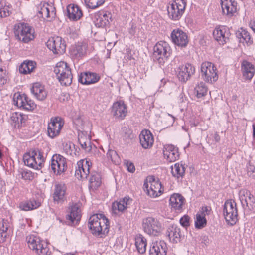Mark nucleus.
Listing matches in <instances>:
<instances>
[{"instance_id": "obj_50", "label": "nucleus", "mask_w": 255, "mask_h": 255, "mask_svg": "<svg viewBox=\"0 0 255 255\" xmlns=\"http://www.w3.org/2000/svg\"><path fill=\"white\" fill-rule=\"evenodd\" d=\"M107 158L115 164H119L121 159L117 152L113 150H109L107 153Z\"/></svg>"}, {"instance_id": "obj_60", "label": "nucleus", "mask_w": 255, "mask_h": 255, "mask_svg": "<svg viewBox=\"0 0 255 255\" xmlns=\"http://www.w3.org/2000/svg\"><path fill=\"white\" fill-rule=\"evenodd\" d=\"M126 165L127 167V169L129 172L131 173H133L135 171V166L132 163L127 161V162L126 163Z\"/></svg>"}, {"instance_id": "obj_28", "label": "nucleus", "mask_w": 255, "mask_h": 255, "mask_svg": "<svg viewBox=\"0 0 255 255\" xmlns=\"http://www.w3.org/2000/svg\"><path fill=\"white\" fill-rule=\"evenodd\" d=\"M132 202V199L129 197H125L119 201L115 202L113 203L112 208L115 214L118 212H123L128 206Z\"/></svg>"}, {"instance_id": "obj_46", "label": "nucleus", "mask_w": 255, "mask_h": 255, "mask_svg": "<svg viewBox=\"0 0 255 255\" xmlns=\"http://www.w3.org/2000/svg\"><path fill=\"white\" fill-rule=\"evenodd\" d=\"M11 7L7 5L4 1H0V17L1 18L9 16L11 13Z\"/></svg>"}, {"instance_id": "obj_12", "label": "nucleus", "mask_w": 255, "mask_h": 255, "mask_svg": "<svg viewBox=\"0 0 255 255\" xmlns=\"http://www.w3.org/2000/svg\"><path fill=\"white\" fill-rule=\"evenodd\" d=\"M63 126V123L59 117L51 118L50 122L48 125V135L51 138L58 136Z\"/></svg>"}, {"instance_id": "obj_34", "label": "nucleus", "mask_w": 255, "mask_h": 255, "mask_svg": "<svg viewBox=\"0 0 255 255\" xmlns=\"http://www.w3.org/2000/svg\"><path fill=\"white\" fill-rule=\"evenodd\" d=\"M184 198L179 194H173L170 198L169 204L175 210H181L183 204Z\"/></svg>"}, {"instance_id": "obj_20", "label": "nucleus", "mask_w": 255, "mask_h": 255, "mask_svg": "<svg viewBox=\"0 0 255 255\" xmlns=\"http://www.w3.org/2000/svg\"><path fill=\"white\" fill-rule=\"evenodd\" d=\"M164 158L169 162H174L179 157L178 149L173 145H166L163 151Z\"/></svg>"}, {"instance_id": "obj_52", "label": "nucleus", "mask_w": 255, "mask_h": 255, "mask_svg": "<svg viewBox=\"0 0 255 255\" xmlns=\"http://www.w3.org/2000/svg\"><path fill=\"white\" fill-rule=\"evenodd\" d=\"M18 176L19 178L23 179L24 180H31L33 178L32 173L23 168L18 170Z\"/></svg>"}, {"instance_id": "obj_14", "label": "nucleus", "mask_w": 255, "mask_h": 255, "mask_svg": "<svg viewBox=\"0 0 255 255\" xmlns=\"http://www.w3.org/2000/svg\"><path fill=\"white\" fill-rule=\"evenodd\" d=\"M195 71V67L190 63L180 66L177 69V77L183 82L188 80Z\"/></svg>"}, {"instance_id": "obj_39", "label": "nucleus", "mask_w": 255, "mask_h": 255, "mask_svg": "<svg viewBox=\"0 0 255 255\" xmlns=\"http://www.w3.org/2000/svg\"><path fill=\"white\" fill-rule=\"evenodd\" d=\"M36 65V63L34 61H25L19 66V72L23 74L30 73L34 70Z\"/></svg>"}, {"instance_id": "obj_1", "label": "nucleus", "mask_w": 255, "mask_h": 255, "mask_svg": "<svg viewBox=\"0 0 255 255\" xmlns=\"http://www.w3.org/2000/svg\"><path fill=\"white\" fill-rule=\"evenodd\" d=\"M88 227L94 235H105L109 232V221L103 214H94L89 219Z\"/></svg>"}, {"instance_id": "obj_8", "label": "nucleus", "mask_w": 255, "mask_h": 255, "mask_svg": "<svg viewBox=\"0 0 255 255\" xmlns=\"http://www.w3.org/2000/svg\"><path fill=\"white\" fill-rule=\"evenodd\" d=\"M50 168L55 174L61 175L66 170V159L58 154L53 155L51 160Z\"/></svg>"}, {"instance_id": "obj_32", "label": "nucleus", "mask_w": 255, "mask_h": 255, "mask_svg": "<svg viewBox=\"0 0 255 255\" xmlns=\"http://www.w3.org/2000/svg\"><path fill=\"white\" fill-rule=\"evenodd\" d=\"M69 213L66 216V219L70 221L71 223H77L80 220V210L77 205L71 206L69 208Z\"/></svg>"}, {"instance_id": "obj_11", "label": "nucleus", "mask_w": 255, "mask_h": 255, "mask_svg": "<svg viewBox=\"0 0 255 255\" xmlns=\"http://www.w3.org/2000/svg\"><path fill=\"white\" fill-rule=\"evenodd\" d=\"M144 188L147 191V194L151 197L155 198L160 196L163 191V188L161 182L154 179L152 181L145 182Z\"/></svg>"}, {"instance_id": "obj_57", "label": "nucleus", "mask_w": 255, "mask_h": 255, "mask_svg": "<svg viewBox=\"0 0 255 255\" xmlns=\"http://www.w3.org/2000/svg\"><path fill=\"white\" fill-rule=\"evenodd\" d=\"M189 220L190 217L188 215H184L181 218L180 223L183 227H186L190 225Z\"/></svg>"}, {"instance_id": "obj_30", "label": "nucleus", "mask_w": 255, "mask_h": 255, "mask_svg": "<svg viewBox=\"0 0 255 255\" xmlns=\"http://www.w3.org/2000/svg\"><path fill=\"white\" fill-rule=\"evenodd\" d=\"M87 48V45L85 43H78L71 46L70 54L73 58H79L84 56Z\"/></svg>"}, {"instance_id": "obj_31", "label": "nucleus", "mask_w": 255, "mask_h": 255, "mask_svg": "<svg viewBox=\"0 0 255 255\" xmlns=\"http://www.w3.org/2000/svg\"><path fill=\"white\" fill-rule=\"evenodd\" d=\"M31 92L35 98L40 101H43L47 97V92L44 86L38 82L33 84L31 88Z\"/></svg>"}, {"instance_id": "obj_15", "label": "nucleus", "mask_w": 255, "mask_h": 255, "mask_svg": "<svg viewBox=\"0 0 255 255\" xmlns=\"http://www.w3.org/2000/svg\"><path fill=\"white\" fill-rule=\"evenodd\" d=\"M172 41L178 46L185 47L188 43V36L185 32L179 29H174L171 33Z\"/></svg>"}, {"instance_id": "obj_9", "label": "nucleus", "mask_w": 255, "mask_h": 255, "mask_svg": "<svg viewBox=\"0 0 255 255\" xmlns=\"http://www.w3.org/2000/svg\"><path fill=\"white\" fill-rule=\"evenodd\" d=\"M46 45L54 54H62L65 52L66 44L61 37L57 36L49 39Z\"/></svg>"}, {"instance_id": "obj_6", "label": "nucleus", "mask_w": 255, "mask_h": 255, "mask_svg": "<svg viewBox=\"0 0 255 255\" xmlns=\"http://www.w3.org/2000/svg\"><path fill=\"white\" fill-rule=\"evenodd\" d=\"M26 241L28 247L37 255L45 254L47 251V245L38 236L34 235H28L26 237Z\"/></svg>"}, {"instance_id": "obj_23", "label": "nucleus", "mask_w": 255, "mask_h": 255, "mask_svg": "<svg viewBox=\"0 0 255 255\" xmlns=\"http://www.w3.org/2000/svg\"><path fill=\"white\" fill-rule=\"evenodd\" d=\"M97 16L95 25L99 27H106L112 21V14L109 11L99 12Z\"/></svg>"}, {"instance_id": "obj_47", "label": "nucleus", "mask_w": 255, "mask_h": 255, "mask_svg": "<svg viewBox=\"0 0 255 255\" xmlns=\"http://www.w3.org/2000/svg\"><path fill=\"white\" fill-rule=\"evenodd\" d=\"M207 224V220L204 215L198 213L196 214V218L195 221V225L196 228L198 229H202Z\"/></svg>"}, {"instance_id": "obj_17", "label": "nucleus", "mask_w": 255, "mask_h": 255, "mask_svg": "<svg viewBox=\"0 0 255 255\" xmlns=\"http://www.w3.org/2000/svg\"><path fill=\"white\" fill-rule=\"evenodd\" d=\"M213 35L219 44L223 45L229 41L231 34L227 27L220 26L214 29Z\"/></svg>"}, {"instance_id": "obj_16", "label": "nucleus", "mask_w": 255, "mask_h": 255, "mask_svg": "<svg viewBox=\"0 0 255 255\" xmlns=\"http://www.w3.org/2000/svg\"><path fill=\"white\" fill-rule=\"evenodd\" d=\"M67 187L63 183H56L53 193V198L55 202L62 203L66 200Z\"/></svg>"}, {"instance_id": "obj_21", "label": "nucleus", "mask_w": 255, "mask_h": 255, "mask_svg": "<svg viewBox=\"0 0 255 255\" xmlns=\"http://www.w3.org/2000/svg\"><path fill=\"white\" fill-rule=\"evenodd\" d=\"M167 247L162 240L152 243L149 250L150 255H166Z\"/></svg>"}, {"instance_id": "obj_62", "label": "nucleus", "mask_w": 255, "mask_h": 255, "mask_svg": "<svg viewBox=\"0 0 255 255\" xmlns=\"http://www.w3.org/2000/svg\"><path fill=\"white\" fill-rule=\"evenodd\" d=\"M125 137L126 138L132 139L134 135L130 129L127 130V132H125Z\"/></svg>"}, {"instance_id": "obj_4", "label": "nucleus", "mask_w": 255, "mask_h": 255, "mask_svg": "<svg viewBox=\"0 0 255 255\" xmlns=\"http://www.w3.org/2000/svg\"><path fill=\"white\" fill-rule=\"evenodd\" d=\"M201 71L202 78L207 82L212 83L218 79L216 67L210 62H203L201 65Z\"/></svg>"}, {"instance_id": "obj_58", "label": "nucleus", "mask_w": 255, "mask_h": 255, "mask_svg": "<svg viewBox=\"0 0 255 255\" xmlns=\"http://www.w3.org/2000/svg\"><path fill=\"white\" fill-rule=\"evenodd\" d=\"M81 147L87 152H90L92 149V145L90 139H87L84 143L80 144Z\"/></svg>"}, {"instance_id": "obj_56", "label": "nucleus", "mask_w": 255, "mask_h": 255, "mask_svg": "<svg viewBox=\"0 0 255 255\" xmlns=\"http://www.w3.org/2000/svg\"><path fill=\"white\" fill-rule=\"evenodd\" d=\"M24 105L23 107L24 109H26L27 110H33L36 107V105L34 103V102L30 100L27 97L26 95V100H24Z\"/></svg>"}, {"instance_id": "obj_41", "label": "nucleus", "mask_w": 255, "mask_h": 255, "mask_svg": "<svg viewBox=\"0 0 255 255\" xmlns=\"http://www.w3.org/2000/svg\"><path fill=\"white\" fill-rule=\"evenodd\" d=\"M171 172L174 177L177 178L180 177L182 178L184 176L186 168L184 165H183L182 163H175L174 166H172L171 167Z\"/></svg>"}, {"instance_id": "obj_35", "label": "nucleus", "mask_w": 255, "mask_h": 255, "mask_svg": "<svg viewBox=\"0 0 255 255\" xmlns=\"http://www.w3.org/2000/svg\"><path fill=\"white\" fill-rule=\"evenodd\" d=\"M89 182V188L93 190H96L101 184L100 174L95 171L91 172Z\"/></svg>"}, {"instance_id": "obj_26", "label": "nucleus", "mask_w": 255, "mask_h": 255, "mask_svg": "<svg viewBox=\"0 0 255 255\" xmlns=\"http://www.w3.org/2000/svg\"><path fill=\"white\" fill-rule=\"evenodd\" d=\"M241 71L244 78L251 80L255 73V68L251 63L244 60L241 63Z\"/></svg>"}, {"instance_id": "obj_25", "label": "nucleus", "mask_w": 255, "mask_h": 255, "mask_svg": "<svg viewBox=\"0 0 255 255\" xmlns=\"http://www.w3.org/2000/svg\"><path fill=\"white\" fill-rule=\"evenodd\" d=\"M140 143L144 149L151 148L154 142V138L149 130H143L139 135Z\"/></svg>"}, {"instance_id": "obj_64", "label": "nucleus", "mask_w": 255, "mask_h": 255, "mask_svg": "<svg viewBox=\"0 0 255 255\" xmlns=\"http://www.w3.org/2000/svg\"><path fill=\"white\" fill-rule=\"evenodd\" d=\"M250 25L251 28L252 29V30L255 33V20L251 21L250 23Z\"/></svg>"}, {"instance_id": "obj_61", "label": "nucleus", "mask_w": 255, "mask_h": 255, "mask_svg": "<svg viewBox=\"0 0 255 255\" xmlns=\"http://www.w3.org/2000/svg\"><path fill=\"white\" fill-rule=\"evenodd\" d=\"M211 210V207L208 206H204L202 207L201 213H199L200 214L204 215L205 216L206 215H209L210 214V211Z\"/></svg>"}, {"instance_id": "obj_37", "label": "nucleus", "mask_w": 255, "mask_h": 255, "mask_svg": "<svg viewBox=\"0 0 255 255\" xmlns=\"http://www.w3.org/2000/svg\"><path fill=\"white\" fill-rule=\"evenodd\" d=\"M40 205V202L33 199L21 202L19 204V208L22 210L27 211L35 209Z\"/></svg>"}, {"instance_id": "obj_45", "label": "nucleus", "mask_w": 255, "mask_h": 255, "mask_svg": "<svg viewBox=\"0 0 255 255\" xmlns=\"http://www.w3.org/2000/svg\"><path fill=\"white\" fill-rule=\"evenodd\" d=\"M208 88L206 84L201 82L198 83L194 88V93L198 98H201L207 94Z\"/></svg>"}, {"instance_id": "obj_42", "label": "nucleus", "mask_w": 255, "mask_h": 255, "mask_svg": "<svg viewBox=\"0 0 255 255\" xmlns=\"http://www.w3.org/2000/svg\"><path fill=\"white\" fill-rule=\"evenodd\" d=\"M9 225L6 220H0V243H3L8 236V230Z\"/></svg>"}, {"instance_id": "obj_44", "label": "nucleus", "mask_w": 255, "mask_h": 255, "mask_svg": "<svg viewBox=\"0 0 255 255\" xmlns=\"http://www.w3.org/2000/svg\"><path fill=\"white\" fill-rule=\"evenodd\" d=\"M63 150L67 155L72 157H77L78 155V151L75 147V145L71 142H67L63 144Z\"/></svg>"}, {"instance_id": "obj_53", "label": "nucleus", "mask_w": 255, "mask_h": 255, "mask_svg": "<svg viewBox=\"0 0 255 255\" xmlns=\"http://www.w3.org/2000/svg\"><path fill=\"white\" fill-rule=\"evenodd\" d=\"M32 151H35V152H36V160L38 164L39 168L40 169L44 162V157L43 156V153L38 148L32 149Z\"/></svg>"}, {"instance_id": "obj_63", "label": "nucleus", "mask_w": 255, "mask_h": 255, "mask_svg": "<svg viewBox=\"0 0 255 255\" xmlns=\"http://www.w3.org/2000/svg\"><path fill=\"white\" fill-rule=\"evenodd\" d=\"M4 185V181L0 179V194L5 190Z\"/></svg>"}, {"instance_id": "obj_49", "label": "nucleus", "mask_w": 255, "mask_h": 255, "mask_svg": "<svg viewBox=\"0 0 255 255\" xmlns=\"http://www.w3.org/2000/svg\"><path fill=\"white\" fill-rule=\"evenodd\" d=\"M105 0H84L86 5L91 9H95L102 5L105 2Z\"/></svg>"}, {"instance_id": "obj_43", "label": "nucleus", "mask_w": 255, "mask_h": 255, "mask_svg": "<svg viewBox=\"0 0 255 255\" xmlns=\"http://www.w3.org/2000/svg\"><path fill=\"white\" fill-rule=\"evenodd\" d=\"M135 244L136 249L140 254H143L145 252L147 245L146 239L142 235L139 234L136 237Z\"/></svg>"}, {"instance_id": "obj_55", "label": "nucleus", "mask_w": 255, "mask_h": 255, "mask_svg": "<svg viewBox=\"0 0 255 255\" xmlns=\"http://www.w3.org/2000/svg\"><path fill=\"white\" fill-rule=\"evenodd\" d=\"M8 76L5 69L0 68V87L3 86L8 81Z\"/></svg>"}, {"instance_id": "obj_38", "label": "nucleus", "mask_w": 255, "mask_h": 255, "mask_svg": "<svg viewBox=\"0 0 255 255\" xmlns=\"http://www.w3.org/2000/svg\"><path fill=\"white\" fill-rule=\"evenodd\" d=\"M70 71V68L68 66L67 63L64 61L57 63L54 69V72L56 74L57 78L62 75H68V72Z\"/></svg>"}, {"instance_id": "obj_22", "label": "nucleus", "mask_w": 255, "mask_h": 255, "mask_svg": "<svg viewBox=\"0 0 255 255\" xmlns=\"http://www.w3.org/2000/svg\"><path fill=\"white\" fill-rule=\"evenodd\" d=\"M222 9L224 14L232 16L237 11V3L235 0H220Z\"/></svg>"}, {"instance_id": "obj_24", "label": "nucleus", "mask_w": 255, "mask_h": 255, "mask_svg": "<svg viewBox=\"0 0 255 255\" xmlns=\"http://www.w3.org/2000/svg\"><path fill=\"white\" fill-rule=\"evenodd\" d=\"M166 235L171 242L176 243L180 241L182 236L180 228L175 224H172L168 226Z\"/></svg>"}, {"instance_id": "obj_13", "label": "nucleus", "mask_w": 255, "mask_h": 255, "mask_svg": "<svg viewBox=\"0 0 255 255\" xmlns=\"http://www.w3.org/2000/svg\"><path fill=\"white\" fill-rule=\"evenodd\" d=\"M37 16L44 19L54 18L56 15L55 9L52 6L45 2H41L37 6Z\"/></svg>"}, {"instance_id": "obj_48", "label": "nucleus", "mask_w": 255, "mask_h": 255, "mask_svg": "<svg viewBox=\"0 0 255 255\" xmlns=\"http://www.w3.org/2000/svg\"><path fill=\"white\" fill-rule=\"evenodd\" d=\"M58 79L60 82L61 84L64 86L70 85L72 81V75L71 71L68 72V74H64L59 76Z\"/></svg>"}, {"instance_id": "obj_5", "label": "nucleus", "mask_w": 255, "mask_h": 255, "mask_svg": "<svg viewBox=\"0 0 255 255\" xmlns=\"http://www.w3.org/2000/svg\"><path fill=\"white\" fill-rule=\"evenodd\" d=\"M224 215L228 224L235 225L237 221L238 212L236 203L233 200H228L224 204Z\"/></svg>"}, {"instance_id": "obj_40", "label": "nucleus", "mask_w": 255, "mask_h": 255, "mask_svg": "<svg viewBox=\"0 0 255 255\" xmlns=\"http://www.w3.org/2000/svg\"><path fill=\"white\" fill-rule=\"evenodd\" d=\"M236 36L239 40L241 43H246L247 45H250L253 41L251 39L250 33L245 29L241 28L236 33Z\"/></svg>"}, {"instance_id": "obj_27", "label": "nucleus", "mask_w": 255, "mask_h": 255, "mask_svg": "<svg viewBox=\"0 0 255 255\" xmlns=\"http://www.w3.org/2000/svg\"><path fill=\"white\" fill-rule=\"evenodd\" d=\"M98 74L90 72L81 73L79 76L78 81L82 84L89 85L96 83L100 79Z\"/></svg>"}, {"instance_id": "obj_29", "label": "nucleus", "mask_w": 255, "mask_h": 255, "mask_svg": "<svg viewBox=\"0 0 255 255\" xmlns=\"http://www.w3.org/2000/svg\"><path fill=\"white\" fill-rule=\"evenodd\" d=\"M80 8L76 5L69 4L67 7V16L71 20L77 21L82 16Z\"/></svg>"}, {"instance_id": "obj_36", "label": "nucleus", "mask_w": 255, "mask_h": 255, "mask_svg": "<svg viewBox=\"0 0 255 255\" xmlns=\"http://www.w3.org/2000/svg\"><path fill=\"white\" fill-rule=\"evenodd\" d=\"M240 200L243 203L242 201L245 200L247 206H249V204L252 207L255 205V197L251 194V193L246 189L242 190L240 191Z\"/></svg>"}, {"instance_id": "obj_10", "label": "nucleus", "mask_w": 255, "mask_h": 255, "mask_svg": "<svg viewBox=\"0 0 255 255\" xmlns=\"http://www.w3.org/2000/svg\"><path fill=\"white\" fill-rule=\"evenodd\" d=\"M142 226L145 232L152 236H157L161 228V225L159 222L152 217H148L143 219Z\"/></svg>"}, {"instance_id": "obj_51", "label": "nucleus", "mask_w": 255, "mask_h": 255, "mask_svg": "<svg viewBox=\"0 0 255 255\" xmlns=\"http://www.w3.org/2000/svg\"><path fill=\"white\" fill-rule=\"evenodd\" d=\"M26 100V95H20L18 94L17 96L16 94L14 95L13 97V101L14 104L20 108L22 107L23 108L24 105V100Z\"/></svg>"}, {"instance_id": "obj_2", "label": "nucleus", "mask_w": 255, "mask_h": 255, "mask_svg": "<svg viewBox=\"0 0 255 255\" xmlns=\"http://www.w3.org/2000/svg\"><path fill=\"white\" fill-rule=\"evenodd\" d=\"M171 54V48L165 41L157 42L153 47V59L159 64L163 65Z\"/></svg>"}, {"instance_id": "obj_59", "label": "nucleus", "mask_w": 255, "mask_h": 255, "mask_svg": "<svg viewBox=\"0 0 255 255\" xmlns=\"http://www.w3.org/2000/svg\"><path fill=\"white\" fill-rule=\"evenodd\" d=\"M87 139H90L89 137H87L86 135H85L83 133L81 134H79L78 135V142L80 144L84 143L87 140Z\"/></svg>"}, {"instance_id": "obj_18", "label": "nucleus", "mask_w": 255, "mask_h": 255, "mask_svg": "<svg viewBox=\"0 0 255 255\" xmlns=\"http://www.w3.org/2000/svg\"><path fill=\"white\" fill-rule=\"evenodd\" d=\"M90 162L84 160H80L77 163L78 169L75 171V176L80 180L87 179L90 174Z\"/></svg>"}, {"instance_id": "obj_7", "label": "nucleus", "mask_w": 255, "mask_h": 255, "mask_svg": "<svg viewBox=\"0 0 255 255\" xmlns=\"http://www.w3.org/2000/svg\"><path fill=\"white\" fill-rule=\"evenodd\" d=\"M14 34L17 39L24 43H28L34 38L31 27L27 23H19Z\"/></svg>"}, {"instance_id": "obj_19", "label": "nucleus", "mask_w": 255, "mask_h": 255, "mask_svg": "<svg viewBox=\"0 0 255 255\" xmlns=\"http://www.w3.org/2000/svg\"><path fill=\"white\" fill-rule=\"evenodd\" d=\"M111 112L115 118L123 119L128 112L127 106L123 101H117L113 104Z\"/></svg>"}, {"instance_id": "obj_54", "label": "nucleus", "mask_w": 255, "mask_h": 255, "mask_svg": "<svg viewBox=\"0 0 255 255\" xmlns=\"http://www.w3.org/2000/svg\"><path fill=\"white\" fill-rule=\"evenodd\" d=\"M22 117L20 114L15 113L11 117V120L14 123V126L19 128L22 124Z\"/></svg>"}, {"instance_id": "obj_3", "label": "nucleus", "mask_w": 255, "mask_h": 255, "mask_svg": "<svg viewBox=\"0 0 255 255\" xmlns=\"http://www.w3.org/2000/svg\"><path fill=\"white\" fill-rule=\"evenodd\" d=\"M186 6L184 0H174L167 6L169 18L174 21L179 20L184 13Z\"/></svg>"}, {"instance_id": "obj_33", "label": "nucleus", "mask_w": 255, "mask_h": 255, "mask_svg": "<svg viewBox=\"0 0 255 255\" xmlns=\"http://www.w3.org/2000/svg\"><path fill=\"white\" fill-rule=\"evenodd\" d=\"M36 152L32 151L25 153L23 156V161L25 165L35 169H39L36 160Z\"/></svg>"}]
</instances>
